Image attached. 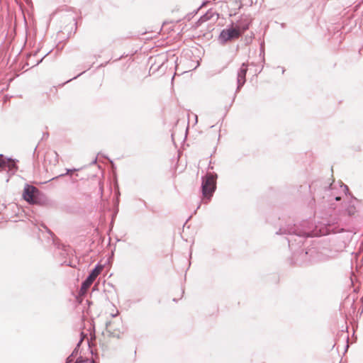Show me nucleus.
Wrapping results in <instances>:
<instances>
[{
  "label": "nucleus",
  "instance_id": "obj_11",
  "mask_svg": "<svg viewBox=\"0 0 363 363\" xmlns=\"http://www.w3.org/2000/svg\"><path fill=\"white\" fill-rule=\"evenodd\" d=\"M106 328L110 337L121 338L123 332L118 328L115 322L108 321L106 323Z\"/></svg>",
  "mask_w": 363,
  "mask_h": 363
},
{
  "label": "nucleus",
  "instance_id": "obj_10",
  "mask_svg": "<svg viewBox=\"0 0 363 363\" xmlns=\"http://www.w3.org/2000/svg\"><path fill=\"white\" fill-rule=\"evenodd\" d=\"M6 169H8L9 171L12 172V173H14L17 169V166L14 161L9 158H6L2 155H0V171L6 170Z\"/></svg>",
  "mask_w": 363,
  "mask_h": 363
},
{
  "label": "nucleus",
  "instance_id": "obj_22",
  "mask_svg": "<svg viewBox=\"0 0 363 363\" xmlns=\"http://www.w3.org/2000/svg\"><path fill=\"white\" fill-rule=\"evenodd\" d=\"M46 229H47L48 232L51 235H53V233H52L49 229H48L47 228H46Z\"/></svg>",
  "mask_w": 363,
  "mask_h": 363
},
{
  "label": "nucleus",
  "instance_id": "obj_13",
  "mask_svg": "<svg viewBox=\"0 0 363 363\" xmlns=\"http://www.w3.org/2000/svg\"><path fill=\"white\" fill-rule=\"evenodd\" d=\"M82 341V340H79V342L77 345V347L74 348V350H73V352L71 354V355H72L74 357H76L78 354L79 347L80 346Z\"/></svg>",
  "mask_w": 363,
  "mask_h": 363
},
{
  "label": "nucleus",
  "instance_id": "obj_16",
  "mask_svg": "<svg viewBox=\"0 0 363 363\" xmlns=\"http://www.w3.org/2000/svg\"><path fill=\"white\" fill-rule=\"evenodd\" d=\"M75 171H77L76 169H67V172L65 174H60V177H63L65 175H67V174H68L69 173H72V172H74Z\"/></svg>",
  "mask_w": 363,
  "mask_h": 363
},
{
  "label": "nucleus",
  "instance_id": "obj_5",
  "mask_svg": "<svg viewBox=\"0 0 363 363\" xmlns=\"http://www.w3.org/2000/svg\"><path fill=\"white\" fill-rule=\"evenodd\" d=\"M39 194V190L30 184H26L23 189V198L25 201L30 204L37 203V195Z\"/></svg>",
  "mask_w": 363,
  "mask_h": 363
},
{
  "label": "nucleus",
  "instance_id": "obj_17",
  "mask_svg": "<svg viewBox=\"0 0 363 363\" xmlns=\"http://www.w3.org/2000/svg\"><path fill=\"white\" fill-rule=\"evenodd\" d=\"M208 19H209V16H208V13H206V14L203 15L200 18V21H207Z\"/></svg>",
  "mask_w": 363,
  "mask_h": 363
},
{
  "label": "nucleus",
  "instance_id": "obj_20",
  "mask_svg": "<svg viewBox=\"0 0 363 363\" xmlns=\"http://www.w3.org/2000/svg\"><path fill=\"white\" fill-rule=\"evenodd\" d=\"M48 55V52L46 53L40 60H38L35 65H38L39 63H40L43 61V60L44 59V57H46Z\"/></svg>",
  "mask_w": 363,
  "mask_h": 363
},
{
  "label": "nucleus",
  "instance_id": "obj_27",
  "mask_svg": "<svg viewBox=\"0 0 363 363\" xmlns=\"http://www.w3.org/2000/svg\"><path fill=\"white\" fill-rule=\"evenodd\" d=\"M37 147H38V146H36V147H35L34 153L35 152V151H36V150H37Z\"/></svg>",
  "mask_w": 363,
  "mask_h": 363
},
{
  "label": "nucleus",
  "instance_id": "obj_29",
  "mask_svg": "<svg viewBox=\"0 0 363 363\" xmlns=\"http://www.w3.org/2000/svg\"><path fill=\"white\" fill-rule=\"evenodd\" d=\"M94 163H96V159L94 160V161L93 162Z\"/></svg>",
  "mask_w": 363,
  "mask_h": 363
},
{
  "label": "nucleus",
  "instance_id": "obj_15",
  "mask_svg": "<svg viewBox=\"0 0 363 363\" xmlns=\"http://www.w3.org/2000/svg\"><path fill=\"white\" fill-rule=\"evenodd\" d=\"M340 187L342 189V191H344V193L345 194V195H347V193H348V191H349V189H348L347 186V185H345V184H342L340 185Z\"/></svg>",
  "mask_w": 363,
  "mask_h": 363
},
{
  "label": "nucleus",
  "instance_id": "obj_25",
  "mask_svg": "<svg viewBox=\"0 0 363 363\" xmlns=\"http://www.w3.org/2000/svg\"><path fill=\"white\" fill-rule=\"evenodd\" d=\"M72 21L74 22V24H76V23H75V18H74V17L72 18Z\"/></svg>",
  "mask_w": 363,
  "mask_h": 363
},
{
  "label": "nucleus",
  "instance_id": "obj_26",
  "mask_svg": "<svg viewBox=\"0 0 363 363\" xmlns=\"http://www.w3.org/2000/svg\"><path fill=\"white\" fill-rule=\"evenodd\" d=\"M285 72V69L284 68H282V74H284Z\"/></svg>",
  "mask_w": 363,
  "mask_h": 363
},
{
  "label": "nucleus",
  "instance_id": "obj_14",
  "mask_svg": "<svg viewBox=\"0 0 363 363\" xmlns=\"http://www.w3.org/2000/svg\"><path fill=\"white\" fill-rule=\"evenodd\" d=\"M82 357L78 358L77 359V361H76V363H95V362L94 360H88V359H86V360L84 361V360H81L80 359Z\"/></svg>",
  "mask_w": 363,
  "mask_h": 363
},
{
  "label": "nucleus",
  "instance_id": "obj_19",
  "mask_svg": "<svg viewBox=\"0 0 363 363\" xmlns=\"http://www.w3.org/2000/svg\"><path fill=\"white\" fill-rule=\"evenodd\" d=\"M49 136L48 133H43L41 140L47 139Z\"/></svg>",
  "mask_w": 363,
  "mask_h": 363
},
{
  "label": "nucleus",
  "instance_id": "obj_1",
  "mask_svg": "<svg viewBox=\"0 0 363 363\" xmlns=\"http://www.w3.org/2000/svg\"><path fill=\"white\" fill-rule=\"evenodd\" d=\"M276 233L290 235L291 238H288L287 241L289 247L293 250L294 245H302L305 238L325 235L328 233V230L327 229L318 230L317 226L313 228V224L310 220H303L300 226H296L295 224L281 226Z\"/></svg>",
  "mask_w": 363,
  "mask_h": 363
},
{
  "label": "nucleus",
  "instance_id": "obj_30",
  "mask_svg": "<svg viewBox=\"0 0 363 363\" xmlns=\"http://www.w3.org/2000/svg\"><path fill=\"white\" fill-rule=\"evenodd\" d=\"M74 363H76V362Z\"/></svg>",
  "mask_w": 363,
  "mask_h": 363
},
{
  "label": "nucleus",
  "instance_id": "obj_21",
  "mask_svg": "<svg viewBox=\"0 0 363 363\" xmlns=\"http://www.w3.org/2000/svg\"><path fill=\"white\" fill-rule=\"evenodd\" d=\"M118 313H119L118 311L116 310V313H111V317L115 318L118 315Z\"/></svg>",
  "mask_w": 363,
  "mask_h": 363
},
{
  "label": "nucleus",
  "instance_id": "obj_8",
  "mask_svg": "<svg viewBox=\"0 0 363 363\" xmlns=\"http://www.w3.org/2000/svg\"><path fill=\"white\" fill-rule=\"evenodd\" d=\"M247 72V65L243 63L240 68L238 71V75H237V89H236V93L238 92L240 89L243 86L246 82V74Z\"/></svg>",
  "mask_w": 363,
  "mask_h": 363
},
{
  "label": "nucleus",
  "instance_id": "obj_12",
  "mask_svg": "<svg viewBox=\"0 0 363 363\" xmlns=\"http://www.w3.org/2000/svg\"><path fill=\"white\" fill-rule=\"evenodd\" d=\"M46 157H51L52 160H50V163H52L54 165H55L57 163H58V157L59 155L55 151H52L50 152H48L46 155Z\"/></svg>",
  "mask_w": 363,
  "mask_h": 363
},
{
  "label": "nucleus",
  "instance_id": "obj_4",
  "mask_svg": "<svg viewBox=\"0 0 363 363\" xmlns=\"http://www.w3.org/2000/svg\"><path fill=\"white\" fill-rule=\"evenodd\" d=\"M102 269L103 266L97 264L94 269H91L88 277L82 283L79 290V295L84 296L86 294L89 288L93 284L98 275L101 273Z\"/></svg>",
  "mask_w": 363,
  "mask_h": 363
},
{
  "label": "nucleus",
  "instance_id": "obj_23",
  "mask_svg": "<svg viewBox=\"0 0 363 363\" xmlns=\"http://www.w3.org/2000/svg\"><path fill=\"white\" fill-rule=\"evenodd\" d=\"M198 121V117L196 115H195V123H196Z\"/></svg>",
  "mask_w": 363,
  "mask_h": 363
},
{
  "label": "nucleus",
  "instance_id": "obj_28",
  "mask_svg": "<svg viewBox=\"0 0 363 363\" xmlns=\"http://www.w3.org/2000/svg\"><path fill=\"white\" fill-rule=\"evenodd\" d=\"M72 79H69V80H67L66 82H69Z\"/></svg>",
  "mask_w": 363,
  "mask_h": 363
},
{
  "label": "nucleus",
  "instance_id": "obj_3",
  "mask_svg": "<svg viewBox=\"0 0 363 363\" xmlns=\"http://www.w3.org/2000/svg\"><path fill=\"white\" fill-rule=\"evenodd\" d=\"M240 36V31L234 28V22H232L228 28L220 32L218 40L222 45H224L228 41L239 38Z\"/></svg>",
  "mask_w": 363,
  "mask_h": 363
},
{
  "label": "nucleus",
  "instance_id": "obj_2",
  "mask_svg": "<svg viewBox=\"0 0 363 363\" xmlns=\"http://www.w3.org/2000/svg\"><path fill=\"white\" fill-rule=\"evenodd\" d=\"M217 174L207 172L201 177V193L204 199L210 201L216 189Z\"/></svg>",
  "mask_w": 363,
  "mask_h": 363
},
{
  "label": "nucleus",
  "instance_id": "obj_24",
  "mask_svg": "<svg viewBox=\"0 0 363 363\" xmlns=\"http://www.w3.org/2000/svg\"><path fill=\"white\" fill-rule=\"evenodd\" d=\"M82 73H83V72L80 73V74H78L77 77H73V79H76L77 77L80 76Z\"/></svg>",
  "mask_w": 363,
  "mask_h": 363
},
{
  "label": "nucleus",
  "instance_id": "obj_7",
  "mask_svg": "<svg viewBox=\"0 0 363 363\" xmlns=\"http://www.w3.org/2000/svg\"><path fill=\"white\" fill-rule=\"evenodd\" d=\"M348 201L347 202H345L344 207L345 210L342 211V214L347 215V216H353L356 211V203H358V201L356 198L354 196L347 197Z\"/></svg>",
  "mask_w": 363,
  "mask_h": 363
},
{
  "label": "nucleus",
  "instance_id": "obj_18",
  "mask_svg": "<svg viewBox=\"0 0 363 363\" xmlns=\"http://www.w3.org/2000/svg\"><path fill=\"white\" fill-rule=\"evenodd\" d=\"M74 360V357L72 355H69L67 359H66V362L65 363H72Z\"/></svg>",
  "mask_w": 363,
  "mask_h": 363
},
{
  "label": "nucleus",
  "instance_id": "obj_9",
  "mask_svg": "<svg viewBox=\"0 0 363 363\" xmlns=\"http://www.w3.org/2000/svg\"><path fill=\"white\" fill-rule=\"evenodd\" d=\"M323 191L324 195L323 196V199H325L328 202H331L333 199L337 201L341 200V197L334 192L333 184H330L328 186H325L323 187Z\"/></svg>",
  "mask_w": 363,
  "mask_h": 363
},
{
  "label": "nucleus",
  "instance_id": "obj_6",
  "mask_svg": "<svg viewBox=\"0 0 363 363\" xmlns=\"http://www.w3.org/2000/svg\"><path fill=\"white\" fill-rule=\"evenodd\" d=\"M252 23V19L246 15L240 16V19L234 23V28L238 29L242 35L247 30Z\"/></svg>",
  "mask_w": 363,
  "mask_h": 363
}]
</instances>
